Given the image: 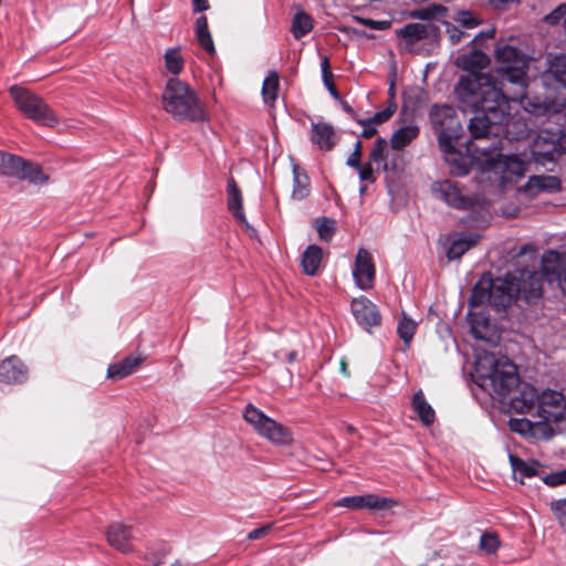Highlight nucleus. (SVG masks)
I'll return each mask as SVG.
<instances>
[{"mask_svg": "<svg viewBox=\"0 0 566 566\" xmlns=\"http://www.w3.org/2000/svg\"><path fill=\"white\" fill-rule=\"evenodd\" d=\"M499 64L490 73H478L485 69L489 56L481 50H472L457 57V66L468 71L455 85L454 92L464 112H473L469 129L474 137L485 133L492 125L510 124V103H518L527 113L548 115L558 113L564 103L527 96V69L531 57L518 48L499 43L494 51Z\"/></svg>", "mask_w": 566, "mask_h": 566, "instance_id": "1", "label": "nucleus"}, {"mask_svg": "<svg viewBox=\"0 0 566 566\" xmlns=\"http://www.w3.org/2000/svg\"><path fill=\"white\" fill-rule=\"evenodd\" d=\"M474 369L476 385L493 398H504L518 384L516 367L506 357L479 354Z\"/></svg>", "mask_w": 566, "mask_h": 566, "instance_id": "2", "label": "nucleus"}, {"mask_svg": "<svg viewBox=\"0 0 566 566\" xmlns=\"http://www.w3.org/2000/svg\"><path fill=\"white\" fill-rule=\"evenodd\" d=\"M163 108L179 122H203L207 113L197 93L185 82L170 78L161 95Z\"/></svg>", "mask_w": 566, "mask_h": 566, "instance_id": "3", "label": "nucleus"}, {"mask_svg": "<svg viewBox=\"0 0 566 566\" xmlns=\"http://www.w3.org/2000/svg\"><path fill=\"white\" fill-rule=\"evenodd\" d=\"M511 126L518 127V129L514 136L515 138L523 137L527 132V127H526L525 123L515 120L514 118H510L509 126H506L505 124L504 125H492L489 127L488 133H485L479 137H474L473 134H471L472 140H470L467 144V153H468L467 155L457 150V148H455L457 142L448 143V146H439L441 151L443 153L446 163L449 165L450 171L453 175L464 176L469 172V167L473 161H476L483 168V163L478 159V157H480V158L482 157V150L472 153L469 150V146L472 144L484 145L485 144L484 139L489 135H499L501 133H505L507 135H513ZM470 133H472V132L470 130Z\"/></svg>", "mask_w": 566, "mask_h": 566, "instance_id": "4", "label": "nucleus"}, {"mask_svg": "<svg viewBox=\"0 0 566 566\" xmlns=\"http://www.w3.org/2000/svg\"><path fill=\"white\" fill-rule=\"evenodd\" d=\"M469 150L472 153L482 150V157H478V159L483 163V170L493 174L502 186L517 182L527 170L525 160L515 155L504 156L499 154L497 145L490 147L472 144L469 146Z\"/></svg>", "mask_w": 566, "mask_h": 566, "instance_id": "5", "label": "nucleus"}, {"mask_svg": "<svg viewBox=\"0 0 566 566\" xmlns=\"http://www.w3.org/2000/svg\"><path fill=\"white\" fill-rule=\"evenodd\" d=\"M518 296L516 276L507 273L504 277L495 280L482 277L473 287L470 298L471 305L490 304L495 308H506Z\"/></svg>", "mask_w": 566, "mask_h": 566, "instance_id": "6", "label": "nucleus"}, {"mask_svg": "<svg viewBox=\"0 0 566 566\" xmlns=\"http://www.w3.org/2000/svg\"><path fill=\"white\" fill-rule=\"evenodd\" d=\"M17 108L38 125L55 127L59 118L49 104L39 95L19 85L9 88Z\"/></svg>", "mask_w": 566, "mask_h": 566, "instance_id": "7", "label": "nucleus"}, {"mask_svg": "<svg viewBox=\"0 0 566 566\" xmlns=\"http://www.w3.org/2000/svg\"><path fill=\"white\" fill-rule=\"evenodd\" d=\"M243 418L261 438L272 444L289 446L293 442V434L287 427L270 418L251 403L244 408Z\"/></svg>", "mask_w": 566, "mask_h": 566, "instance_id": "8", "label": "nucleus"}, {"mask_svg": "<svg viewBox=\"0 0 566 566\" xmlns=\"http://www.w3.org/2000/svg\"><path fill=\"white\" fill-rule=\"evenodd\" d=\"M431 190L436 198L458 210L480 212L488 208L484 198L468 195L459 182L450 179L433 182Z\"/></svg>", "mask_w": 566, "mask_h": 566, "instance_id": "9", "label": "nucleus"}, {"mask_svg": "<svg viewBox=\"0 0 566 566\" xmlns=\"http://www.w3.org/2000/svg\"><path fill=\"white\" fill-rule=\"evenodd\" d=\"M429 117L439 146H448V143L458 142L462 137L463 126L452 106L434 105Z\"/></svg>", "mask_w": 566, "mask_h": 566, "instance_id": "10", "label": "nucleus"}, {"mask_svg": "<svg viewBox=\"0 0 566 566\" xmlns=\"http://www.w3.org/2000/svg\"><path fill=\"white\" fill-rule=\"evenodd\" d=\"M531 154L542 166L554 164L566 154V133L541 130L531 145Z\"/></svg>", "mask_w": 566, "mask_h": 566, "instance_id": "11", "label": "nucleus"}, {"mask_svg": "<svg viewBox=\"0 0 566 566\" xmlns=\"http://www.w3.org/2000/svg\"><path fill=\"white\" fill-rule=\"evenodd\" d=\"M0 174L32 184H43L48 180V176L38 164L3 150H0Z\"/></svg>", "mask_w": 566, "mask_h": 566, "instance_id": "12", "label": "nucleus"}, {"mask_svg": "<svg viewBox=\"0 0 566 566\" xmlns=\"http://www.w3.org/2000/svg\"><path fill=\"white\" fill-rule=\"evenodd\" d=\"M566 399L560 391L546 389L538 395L537 413L546 422L565 419Z\"/></svg>", "mask_w": 566, "mask_h": 566, "instance_id": "13", "label": "nucleus"}, {"mask_svg": "<svg viewBox=\"0 0 566 566\" xmlns=\"http://www.w3.org/2000/svg\"><path fill=\"white\" fill-rule=\"evenodd\" d=\"M352 273L359 290L369 291L375 286L376 266L371 254L366 249L360 248L357 251Z\"/></svg>", "mask_w": 566, "mask_h": 566, "instance_id": "14", "label": "nucleus"}, {"mask_svg": "<svg viewBox=\"0 0 566 566\" xmlns=\"http://www.w3.org/2000/svg\"><path fill=\"white\" fill-rule=\"evenodd\" d=\"M543 85L548 88L566 90V54L548 53L546 56V69L541 75Z\"/></svg>", "mask_w": 566, "mask_h": 566, "instance_id": "15", "label": "nucleus"}, {"mask_svg": "<svg viewBox=\"0 0 566 566\" xmlns=\"http://www.w3.org/2000/svg\"><path fill=\"white\" fill-rule=\"evenodd\" d=\"M350 311L356 322L366 331L381 324V315L377 305L366 296L353 298Z\"/></svg>", "mask_w": 566, "mask_h": 566, "instance_id": "16", "label": "nucleus"}, {"mask_svg": "<svg viewBox=\"0 0 566 566\" xmlns=\"http://www.w3.org/2000/svg\"><path fill=\"white\" fill-rule=\"evenodd\" d=\"M396 34L403 40L406 48L412 51L420 41H436L439 29L431 23H410L397 30Z\"/></svg>", "mask_w": 566, "mask_h": 566, "instance_id": "17", "label": "nucleus"}, {"mask_svg": "<svg viewBox=\"0 0 566 566\" xmlns=\"http://www.w3.org/2000/svg\"><path fill=\"white\" fill-rule=\"evenodd\" d=\"M545 255V253L543 254ZM544 256H542L543 259ZM516 276V285L518 286V295H522L526 300L537 298L542 295V276L549 283L547 275L544 273L542 268V275L535 271L522 270L517 273H513ZM557 283V281L551 282V284Z\"/></svg>", "mask_w": 566, "mask_h": 566, "instance_id": "18", "label": "nucleus"}, {"mask_svg": "<svg viewBox=\"0 0 566 566\" xmlns=\"http://www.w3.org/2000/svg\"><path fill=\"white\" fill-rule=\"evenodd\" d=\"M543 269L549 282L557 281L558 287L566 293V254L553 250L545 252Z\"/></svg>", "mask_w": 566, "mask_h": 566, "instance_id": "19", "label": "nucleus"}, {"mask_svg": "<svg viewBox=\"0 0 566 566\" xmlns=\"http://www.w3.org/2000/svg\"><path fill=\"white\" fill-rule=\"evenodd\" d=\"M227 205L229 211L234 219L249 232L250 235L255 234V230L250 226L243 211V199L240 188L233 178L227 182Z\"/></svg>", "mask_w": 566, "mask_h": 566, "instance_id": "20", "label": "nucleus"}, {"mask_svg": "<svg viewBox=\"0 0 566 566\" xmlns=\"http://www.w3.org/2000/svg\"><path fill=\"white\" fill-rule=\"evenodd\" d=\"M105 536L107 543L115 548L116 551L127 554L133 551V535L132 528L122 523H113L111 524L106 532Z\"/></svg>", "mask_w": 566, "mask_h": 566, "instance_id": "21", "label": "nucleus"}, {"mask_svg": "<svg viewBox=\"0 0 566 566\" xmlns=\"http://www.w3.org/2000/svg\"><path fill=\"white\" fill-rule=\"evenodd\" d=\"M27 377L28 369L17 356H10L0 363V382H22Z\"/></svg>", "mask_w": 566, "mask_h": 566, "instance_id": "22", "label": "nucleus"}, {"mask_svg": "<svg viewBox=\"0 0 566 566\" xmlns=\"http://www.w3.org/2000/svg\"><path fill=\"white\" fill-rule=\"evenodd\" d=\"M560 187L559 179L555 176L538 175L528 178L527 182L520 188L521 192L528 197H535L541 192L555 191Z\"/></svg>", "mask_w": 566, "mask_h": 566, "instance_id": "23", "label": "nucleus"}, {"mask_svg": "<svg viewBox=\"0 0 566 566\" xmlns=\"http://www.w3.org/2000/svg\"><path fill=\"white\" fill-rule=\"evenodd\" d=\"M538 395L534 386L522 385L518 394L511 399V408L517 413H527L538 405Z\"/></svg>", "mask_w": 566, "mask_h": 566, "instance_id": "24", "label": "nucleus"}, {"mask_svg": "<svg viewBox=\"0 0 566 566\" xmlns=\"http://www.w3.org/2000/svg\"><path fill=\"white\" fill-rule=\"evenodd\" d=\"M323 261V249L316 244L306 248L301 256V266L306 275L314 276L318 273Z\"/></svg>", "mask_w": 566, "mask_h": 566, "instance_id": "25", "label": "nucleus"}, {"mask_svg": "<svg viewBox=\"0 0 566 566\" xmlns=\"http://www.w3.org/2000/svg\"><path fill=\"white\" fill-rule=\"evenodd\" d=\"M509 459L513 470L514 479L521 483L524 482V479H530L538 474V470L541 468L539 462L534 460L525 461L513 454H510Z\"/></svg>", "mask_w": 566, "mask_h": 566, "instance_id": "26", "label": "nucleus"}, {"mask_svg": "<svg viewBox=\"0 0 566 566\" xmlns=\"http://www.w3.org/2000/svg\"><path fill=\"white\" fill-rule=\"evenodd\" d=\"M312 142L322 150H329L335 145L334 129L326 123L313 124Z\"/></svg>", "mask_w": 566, "mask_h": 566, "instance_id": "27", "label": "nucleus"}, {"mask_svg": "<svg viewBox=\"0 0 566 566\" xmlns=\"http://www.w3.org/2000/svg\"><path fill=\"white\" fill-rule=\"evenodd\" d=\"M143 359L136 356H128L123 360L111 365L107 369V377L111 379H123L133 374L142 364Z\"/></svg>", "mask_w": 566, "mask_h": 566, "instance_id": "28", "label": "nucleus"}, {"mask_svg": "<svg viewBox=\"0 0 566 566\" xmlns=\"http://www.w3.org/2000/svg\"><path fill=\"white\" fill-rule=\"evenodd\" d=\"M412 409L424 426H430L436 420V412L427 401L422 390H418L412 397Z\"/></svg>", "mask_w": 566, "mask_h": 566, "instance_id": "29", "label": "nucleus"}, {"mask_svg": "<svg viewBox=\"0 0 566 566\" xmlns=\"http://www.w3.org/2000/svg\"><path fill=\"white\" fill-rule=\"evenodd\" d=\"M420 129L415 124H409L397 129L391 138L390 146L395 150H401L419 136Z\"/></svg>", "mask_w": 566, "mask_h": 566, "instance_id": "30", "label": "nucleus"}, {"mask_svg": "<svg viewBox=\"0 0 566 566\" xmlns=\"http://www.w3.org/2000/svg\"><path fill=\"white\" fill-rule=\"evenodd\" d=\"M195 32L196 39L201 49H203L210 55L214 54L216 49L211 33L208 28V20L206 15H200L199 18H197L195 23Z\"/></svg>", "mask_w": 566, "mask_h": 566, "instance_id": "31", "label": "nucleus"}, {"mask_svg": "<svg viewBox=\"0 0 566 566\" xmlns=\"http://www.w3.org/2000/svg\"><path fill=\"white\" fill-rule=\"evenodd\" d=\"M313 28L314 21L308 13L303 10L295 12L292 19L291 32L296 40H300L308 34Z\"/></svg>", "mask_w": 566, "mask_h": 566, "instance_id": "32", "label": "nucleus"}, {"mask_svg": "<svg viewBox=\"0 0 566 566\" xmlns=\"http://www.w3.org/2000/svg\"><path fill=\"white\" fill-rule=\"evenodd\" d=\"M165 69L168 73L177 76L185 67V59L181 54V48H169L164 54Z\"/></svg>", "mask_w": 566, "mask_h": 566, "instance_id": "33", "label": "nucleus"}, {"mask_svg": "<svg viewBox=\"0 0 566 566\" xmlns=\"http://www.w3.org/2000/svg\"><path fill=\"white\" fill-rule=\"evenodd\" d=\"M279 87V74L275 71H272L264 78L262 85V96L265 104L272 105L276 101Z\"/></svg>", "mask_w": 566, "mask_h": 566, "instance_id": "34", "label": "nucleus"}, {"mask_svg": "<svg viewBox=\"0 0 566 566\" xmlns=\"http://www.w3.org/2000/svg\"><path fill=\"white\" fill-rule=\"evenodd\" d=\"M447 11V8L441 4H430L411 11L409 15L419 20H441L446 17Z\"/></svg>", "mask_w": 566, "mask_h": 566, "instance_id": "35", "label": "nucleus"}, {"mask_svg": "<svg viewBox=\"0 0 566 566\" xmlns=\"http://www.w3.org/2000/svg\"><path fill=\"white\" fill-rule=\"evenodd\" d=\"M478 242L476 237H460L452 241L449 250L448 258L455 260L461 258L471 247Z\"/></svg>", "mask_w": 566, "mask_h": 566, "instance_id": "36", "label": "nucleus"}, {"mask_svg": "<svg viewBox=\"0 0 566 566\" xmlns=\"http://www.w3.org/2000/svg\"><path fill=\"white\" fill-rule=\"evenodd\" d=\"M394 504L395 502L389 497H382L376 494L363 495V509L385 511L392 507Z\"/></svg>", "mask_w": 566, "mask_h": 566, "instance_id": "37", "label": "nucleus"}, {"mask_svg": "<svg viewBox=\"0 0 566 566\" xmlns=\"http://www.w3.org/2000/svg\"><path fill=\"white\" fill-rule=\"evenodd\" d=\"M417 329V323L409 318L406 314H402L398 322L397 333L406 345H409L413 338Z\"/></svg>", "mask_w": 566, "mask_h": 566, "instance_id": "38", "label": "nucleus"}, {"mask_svg": "<svg viewBox=\"0 0 566 566\" xmlns=\"http://www.w3.org/2000/svg\"><path fill=\"white\" fill-rule=\"evenodd\" d=\"M314 223L319 239L329 242L335 234L336 222L329 218H318Z\"/></svg>", "mask_w": 566, "mask_h": 566, "instance_id": "39", "label": "nucleus"}, {"mask_svg": "<svg viewBox=\"0 0 566 566\" xmlns=\"http://www.w3.org/2000/svg\"><path fill=\"white\" fill-rule=\"evenodd\" d=\"M452 19L464 29H474L481 24V19L469 10L457 11Z\"/></svg>", "mask_w": 566, "mask_h": 566, "instance_id": "40", "label": "nucleus"}, {"mask_svg": "<svg viewBox=\"0 0 566 566\" xmlns=\"http://www.w3.org/2000/svg\"><path fill=\"white\" fill-rule=\"evenodd\" d=\"M387 148V140L385 138H378L370 153V160L382 165L384 170H388V164L385 161V151Z\"/></svg>", "mask_w": 566, "mask_h": 566, "instance_id": "41", "label": "nucleus"}, {"mask_svg": "<svg viewBox=\"0 0 566 566\" xmlns=\"http://www.w3.org/2000/svg\"><path fill=\"white\" fill-rule=\"evenodd\" d=\"M308 191L307 177L305 175L295 174L292 197L302 200L308 195Z\"/></svg>", "mask_w": 566, "mask_h": 566, "instance_id": "42", "label": "nucleus"}, {"mask_svg": "<svg viewBox=\"0 0 566 566\" xmlns=\"http://www.w3.org/2000/svg\"><path fill=\"white\" fill-rule=\"evenodd\" d=\"M500 547V539L495 533H483L480 537V548L488 554H493Z\"/></svg>", "mask_w": 566, "mask_h": 566, "instance_id": "43", "label": "nucleus"}, {"mask_svg": "<svg viewBox=\"0 0 566 566\" xmlns=\"http://www.w3.org/2000/svg\"><path fill=\"white\" fill-rule=\"evenodd\" d=\"M543 482L552 488L566 484V469L553 472L543 478Z\"/></svg>", "mask_w": 566, "mask_h": 566, "instance_id": "44", "label": "nucleus"}, {"mask_svg": "<svg viewBox=\"0 0 566 566\" xmlns=\"http://www.w3.org/2000/svg\"><path fill=\"white\" fill-rule=\"evenodd\" d=\"M551 510L555 514L560 525H564L566 523V497L553 501L551 503Z\"/></svg>", "mask_w": 566, "mask_h": 566, "instance_id": "45", "label": "nucleus"}, {"mask_svg": "<svg viewBox=\"0 0 566 566\" xmlns=\"http://www.w3.org/2000/svg\"><path fill=\"white\" fill-rule=\"evenodd\" d=\"M336 506L348 507L353 510L363 509V495L345 496L339 499Z\"/></svg>", "mask_w": 566, "mask_h": 566, "instance_id": "46", "label": "nucleus"}, {"mask_svg": "<svg viewBox=\"0 0 566 566\" xmlns=\"http://www.w3.org/2000/svg\"><path fill=\"white\" fill-rule=\"evenodd\" d=\"M510 428L514 432L527 434L532 430V422L527 419H511Z\"/></svg>", "mask_w": 566, "mask_h": 566, "instance_id": "47", "label": "nucleus"}, {"mask_svg": "<svg viewBox=\"0 0 566 566\" xmlns=\"http://www.w3.org/2000/svg\"><path fill=\"white\" fill-rule=\"evenodd\" d=\"M396 106H388L381 112L376 113L369 120L377 127L378 125L387 122L395 113Z\"/></svg>", "mask_w": 566, "mask_h": 566, "instance_id": "48", "label": "nucleus"}, {"mask_svg": "<svg viewBox=\"0 0 566 566\" xmlns=\"http://www.w3.org/2000/svg\"><path fill=\"white\" fill-rule=\"evenodd\" d=\"M566 15V4H560L553 12L545 17V21L549 24L558 23Z\"/></svg>", "mask_w": 566, "mask_h": 566, "instance_id": "49", "label": "nucleus"}, {"mask_svg": "<svg viewBox=\"0 0 566 566\" xmlns=\"http://www.w3.org/2000/svg\"><path fill=\"white\" fill-rule=\"evenodd\" d=\"M447 25V33L453 44L459 43L461 39L465 35V33L461 30H459L457 27L446 23Z\"/></svg>", "mask_w": 566, "mask_h": 566, "instance_id": "50", "label": "nucleus"}, {"mask_svg": "<svg viewBox=\"0 0 566 566\" xmlns=\"http://www.w3.org/2000/svg\"><path fill=\"white\" fill-rule=\"evenodd\" d=\"M271 528H272V524H268V525H263V526H261L259 528L252 530L247 535V538L249 541L259 539V538L263 537L264 535H266L270 532Z\"/></svg>", "mask_w": 566, "mask_h": 566, "instance_id": "51", "label": "nucleus"}, {"mask_svg": "<svg viewBox=\"0 0 566 566\" xmlns=\"http://www.w3.org/2000/svg\"><path fill=\"white\" fill-rule=\"evenodd\" d=\"M359 124L363 126V137L370 138L377 133L376 126L369 120V118L366 120H359Z\"/></svg>", "mask_w": 566, "mask_h": 566, "instance_id": "52", "label": "nucleus"}, {"mask_svg": "<svg viewBox=\"0 0 566 566\" xmlns=\"http://www.w3.org/2000/svg\"><path fill=\"white\" fill-rule=\"evenodd\" d=\"M356 169L358 170L360 180H365V181L374 180L373 179V168H371L370 164H366L363 166L359 165V168H356Z\"/></svg>", "mask_w": 566, "mask_h": 566, "instance_id": "53", "label": "nucleus"}, {"mask_svg": "<svg viewBox=\"0 0 566 566\" xmlns=\"http://www.w3.org/2000/svg\"><path fill=\"white\" fill-rule=\"evenodd\" d=\"M347 165L354 168H359L360 155L353 151L350 156L347 158Z\"/></svg>", "mask_w": 566, "mask_h": 566, "instance_id": "54", "label": "nucleus"}, {"mask_svg": "<svg viewBox=\"0 0 566 566\" xmlns=\"http://www.w3.org/2000/svg\"><path fill=\"white\" fill-rule=\"evenodd\" d=\"M195 11L201 12L209 9L208 0H192Z\"/></svg>", "mask_w": 566, "mask_h": 566, "instance_id": "55", "label": "nucleus"}, {"mask_svg": "<svg viewBox=\"0 0 566 566\" xmlns=\"http://www.w3.org/2000/svg\"><path fill=\"white\" fill-rule=\"evenodd\" d=\"M322 77H326V74L332 73L329 66V60L327 56H323L321 61Z\"/></svg>", "mask_w": 566, "mask_h": 566, "instance_id": "56", "label": "nucleus"}, {"mask_svg": "<svg viewBox=\"0 0 566 566\" xmlns=\"http://www.w3.org/2000/svg\"><path fill=\"white\" fill-rule=\"evenodd\" d=\"M471 331L474 337L476 338H483L482 334L480 333V323L472 321L471 323Z\"/></svg>", "mask_w": 566, "mask_h": 566, "instance_id": "57", "label": "nucleus"}, {"mask_svg": "<svg viewBox=\"0 0 566 566\" xmlns=\"http://www.w3.org/2000/svg\"><path fill=\"white\" fill-rule=\"evenodd\" d=\"M535 248L532 244H526L521 248L520 254H526L527 252L535 253Z\"/></svg>", "mask_w": 566, "mask_h": 566, "instance_id": "58", "label": "nucleus"}, {"mask_svg": "<svg viewBox=\"0 0 566 566\" xmlns=\"http://www.w3.org/2000/svg\"><path fill=\"white\" fill-rule=\"evenodd\" d=\"M332 78H333V74L332 73H328V74H326V77H323V81H324V83H325V85L327 87H329L331 83H333Z\"/></svg>", "mask_w": 566, "mask_h": 566, "instance_id": "59", "label": "nucleus"}, {"mask_svg": "<svg viewBox=\"0 0 566 566\" xmlns=\"http://www.w3.org/2000/svg\"><path fill=\"white\" fill-rule=\"evenodd\" d=\"M354 153H357L358 155H360V156H361V143H360V142H357V143L355 144Z\"/></svg>", "mask_w": 566, "mask_h": 566, "instance_id": "60", "label": "nucleus"}, {"mask_svg": "<svg viewBox=\"0 0 566 566\" xmlns=\"http://www.w3.org/2000/svg\"><path fill=\"white\" fill-rule=\"evenodd\" d=\"M327 88L329 90V92H331V94H332V95H334V96H338V93H337V91H336V88H335L334 83H331V86H329V87H327Z\"/></svg>", "mask_w": 566, "mask_h": 566, "instance_id": "61", "label": "nucleus"}, {"mask_svg": "<svg viewBox=\"0 0 566 566\" xmlns=\"http://www.w3.org/2000/svg\"><path fill=\"white\" fill-rule=\"evenodd\" d=\"M342 371L345 374V376H348L346 365L342 364Z\"/></svg>", "mask_w": 566, "mask_h": 566, "instance_id": "62", "label": "nucleus"}, {"mask_svg": "<svg viewBox=\"0 0 566 566\" xmlns=\"http://www.w3.org/2000/svg\"><path fill=\"white\" fill-rule=\"evenodd\" d=\"M488 323H489V322H488V318H483V321H482V324H481V325H482L483 327H485V326L488 325Z\"/></svg>", "mask_w": 566, "mask_h": 566, "instance_id": "63", "label": "nucleus"}, {"mask_svg": "<svg viewBox=\"0 0 566 566\" xmlns=\"http://www.w3.org/2000/svg\"><path fill=\"white\" fill-rule=\"evenodd\" d=\"M171 566H181L180 562H175L174 564H171Z\"/></svg>", "mask_w": 566, "mask_h": 566, "instance_id": "64", "label": "nucleus"}]
</instances>
